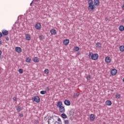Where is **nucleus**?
Listing matches in <instances>:
<instances>
[{
    "mask_svg": "<svg viewBox=\"0 0 124 124\" xmlns=\"http://www.w3.org/2000/svg\"><path fill=\"white\" fill-rule=\"evenodd\" d=\"M88 10L92 11V10H94V9H95V6H98V5H99V0H94V4L93 0H88Z\"/></svg>",
    "mask_w": 124,
    "mask_h": 124,
    "instance_id": "f257e3e1",
    "label": "nucleus"
},
{
    "mask_svg": "<svg viewBox=\"0 0 124 124\" xmlns=\"http://www.w3.org/2000/svg\"><path fill=\"white\" fill-rule=\"evenodd\" d=\"M89 59L93 60V61H96L98 59V54L97 53H93V52H89L88 54Z\"/></svg>",
    "mask_w": 124,
    "mask_h": 124,
    "instance_id": "f03ea898",
    "label": "nucleus"
},
{
    "mask_svg": "<svg viewBox=\"0 0 124 124\" xmlns=\"http://www.w3.org/2000/svg\"><path fill=\"white\" fill-rule=\"evenodd\" d=\"M33 101L36 102V103H39L40 102V98L38 96H35L33 97Z\"/></svg>",
    "mask_w": 124,
    "mask_h": 124,
    "instance_id": "7ed1b4c3",
    "label": "nucleus"
},
{
    "mask_svg": "<svg viewBox=\"0 0 124 124\" xmlns=\"http://www.w3.org/2000/svg\"><path fill=\"white\" fill-rule=\"evenodd\" d=\"M117 73L118 71H117V69H113L110 71V74H111L112 76H115Z\"/></svg>",
    "mask_w": 124,
    "mask_h": 124,
    "instance_id": "20e7f679",
    "label": "nucleus"
},
{
    "mask_svg": "<svg viewBox=\"0 0 124 124\" xmlns=\"http://www.w3.org/2000/svg\"><path fill=\"white\" fill-rule=\"evenodd\" d=\"M35 28L36 30H41V24L40 23H37L35 25Z\"/></svg>",
    "mask_w": 124,
    "mask_h": 124,
    "instance_id": "39448f33",
    "label": "nucleus"
},
{
    "mask_svg": "<svg viewBox=\"0 0 124 124\" xmlns=\"http://www.w3.org/2000/svg\"><path fill=\"white\" fill-rule=\"evenodd\" d=\"M25 37L26 39L27 40H28V41H30V40H31V35L29 34H26L25 35Z\"/></svg>",
    "mask_w": 124,
    "mask_h": 124,
    "instance_id": "423d86ee",
    "label": "nucleus"
},
{
    "mask_svg": "<svg viewBox=\"0 0 124 124\" xmlns=\"http://www.w3.org/2000/svg\"><path fill=\"white\" fill-rule=\"evenodd\" d=\"M105 61L107 63H110L111 62V58L108 56L105 58Z\"/></svg>",
    "mask_w": 124,
    "mask_h": 124,
    "instance_id": "0eeeda50",
    "label": "nucleus"
},
{
    "mask_svg": "<svg viewBox=\"0 0 124 124\" xmlns=\"http://www.w3.org/2000/svg\"><path fill=\"white\" fill-rule=\"evenodd\" d=\"M50 32L52 35H55V34H57V31L54 29H51Z\"/></svg>",
    "mask_w": 124,
    "mask_h": 124,
    "instance_id": "6e6552de",
    "label": "nucleus"
},
{
    "mask_svg": "<svg viewBox=\"0 0 124 124\" xmlns=\"http://www.w3.org/2000/svg\"><path fill=\"white\" fill-rule=\"evenodd\" d=\"M59 111L60 113H64L65 112V108H64V107H61L59 108Z\"/></svg>",
    "mask_w": 124,
    "mask_h": 124,
    "instance_id": "1a4fd4ad",
    "label": "nucleus"
},
{
    "mask_svg": "<svg viewBox=\"0 0 124 124\" xmlns=\"http://www.w3.org/2000/svg\"><path fill=\"white\" fill-rule=\"evenodd\" d=\"M64 104H65V105H66V106H70L71 103H70V101L68 100H65L64 102Z\"/></svg>",
    "mask_w": 124,
    "mask_h": 124,
    "instance_id": "9d476101",
    "label": "nucleus"
},
{
    "mask_svg": "<svg viewBox=\"0 0 124 124\" xmlns=\"http://www.w3.org/2000/svg\"><path fill=\"white\" fill-rule=\"evenodd\" d=\"M57 120L58 121H54V124H62V120L59 118V117H57Z\"/></svg>",
    "mask_w": 124,
    "mask_h": 124,
    "instance_id": "9b49d317",
    "label": "nucleus"
},
{
    "mask_svg": "<svg viewBox=\"0 0 124 124\" xmlns=\"http://www.w3.org/2000/svg\"><path fill=\"white\" fill-rule=\"evenodd\" d=\"M16 51L17 53H21L22 52V48L19 46H17L16 47Z\"/></svg>",
    "mask_w": 124,
    "mask_h": 124,
    "instance_id": "f8f14e48",
    "label": "nucleus"
},
{
    "mask_svg": "<svg viewBox=\"0 0 124 124\" xmlns=\"http://www.w3.org/2000/svg\"><path fill=\"white\" fill-rule=\"evenodd\" d=\"M90 119L91 121L93 122L94 121V119H95V117L94 116V114H91L90 116Z\"/></svg>",
    "mask_w": 124,
    "mask_h": 124,
    "instance_id": "ddd939ff",
    "label": "nucleus"
},
{
    "mask_svg": "<svg viewBox=\"0 0 124 124\" xmlns=\"http://www.w3.org/2000/svg\"><path fill=\"white\" fill-rule=\"evenodd\" d=\"M62 101H59L57 102V106L58 108H60L62 107Z\"/></svg>",
    "mask_w": 124,
    "mask_h": 124,
    "instance_id": "4468645a",
    "label": "nucleus"
},
{
    "mask_svg": "<svg viewBox=\"0 0 124 124\" xmlns=\"http://www.w3.org/2000/svg\"><path fill=\"white\" fill-rule=\"evenodd\" d=\"M80 95V93L77 92L76 93H74L73 96V98H77Z\"/></svg>",
    "mask_w": 124,
    "mask_h": 124,
    "instance_id": "2eb2a0df",
    "label": "nucleus"
},
{
    "mask_svg": "<svg viewBox=\"0 0 124 124\" xmlns=\"http://www.w3.org/2000/svg\"><path fill=\"white\" fill-rule=\"evenodd\" d=\"M106 104L108 105V106H111V105H112V102L110 100H107L106 101Z\"/></svg>",
    "mask_w": 124,
    "mask_h": 124,
    "instance_id": "dca6fc26",
    "label": "nucleus"
},
{
    "mask_svg": "<svg viewBox=\"0 0 124 124\" xmlns=\"http://www.w3.org/2000/svg\"><path fill=\"white\" fill-rule=\"evenodd\" d=\"M63 43L64 45H68V43H69V40L65 39L63 40Z\"/></svg>",
    "mask_w": 124,
    "mask_h": 124,
    "instance_id": "f3484780",
    "label": "nucleus"
},
{
    "mask_svg": "<svg viewBox=\"0 0 124 124\" xmlns=\"http://www.w3.org/2000/svg\"><path fill=\"white\" fill-rule=\"evenodd\" d=\"M2 33L3 35H7L9 33V32L6 30H3L2 31Z\"/></svg>",
    "mask_w": 124,
    "mask_h": 124,
    "instance_id": "a211bd4d",
    "label": "nucleus"
},
{
    "mask_svg": "<svg viewBox=\"0 0 124 124\" xmlns=\"http://www.w3.org/2000/svg\"><path fill=\"white\" fill-rule=\"evenodd\" d=\"M16 111L17 112H21V111H22V108H21V106H17L16 107Z\"/></svg>",
    "mask_w": 124,
    "mask_h": 124,
    "instance_id": "6ab92c4d",
    "label": "nucleus"
},
{
    "mask_svg": "<svg viewBox=\"0 0 124 124\" xmlns=\"http://www.w3.org/2000/svg\"><path fill=\"white\" fill-rule=\"evenodd\" d=\"M119 30L120 31H124V27L123 25H120L119 27Z\"/></svg>",
    "mask_w": 124,
    "mask_h": 124,
    "instance_id": "aec40b11",
    "label": "nucleus"
},
{
    "mask_svg": "<svg viewBox=\"0 0 124 124\" xmlns=\"http://www.w3.org/2000/svg\"><path fill=\"white\" fill-rule=\"evenodd\" d=\"M102 45L100 43L98 42L96 44V47L97 48H101Z\"/></svg>",
    "mask_w": 124,
    "mask_h": 124,
    "instance_id": "412c9836",
    "label": "nucleus"
},
{
    "mask_svg": "<svg viewBox=\"0 0 124 124\" xmlns=\"http://www.w3.org/2000/svg\"><path fill=\"white\" fill-rule=\"evenodd\" d=\"M33 61L34 62H39V60H38V58L37 57H35L34 58H33Z\"/></svg>",
    "mask_w": 124,
    "mask_h": 124,
    "instance_id": "4be33fe9",
    "label": "nucleus"
},
{
    "mask_svg": "<svg viewBox=\"0 0 124 124\" xmlns=\"http://www.w3.org/2000/svg\"><path fill=\"white\" fill-rule=\"evenodd\" d=\"M61 117L62 119H66L67 118V116L65 113H63L61 114Z\"/></svg>",
    "mask_w": 124,
    "mask_h": 124,
    "instance_id": "5701e85b",
    "label": "nucleus"
},
{
    "mask_svg": "<svg viewBox=\"0 0 124 124\" xmlns=\"http://www.w3.org/2000/svg\"><path fill=\"white\" fill-rule=\"evenodd\" d=\"M119 49H120V52H124V46H121L119 47Z\"/></svg>",
    "mask_w": 124,
    "mask_h": 124,
    "instance_id": "b1692460",
    "label": "nucleus"
},
{
    "mask_svg": "<svg viewBox=\"0 0 124 124\" xmlns=\"http://www.w3.org/2000/svg\"><path fill=\"white\" fill-rule=\"evenodd\" d=\"M39 38L40 40H43L45 39V37H44V36H43V35H41L39 36Z\"/></svg>",
    "mask_w": 124,
    "mask_h": 124,
    "instance_id": "393cba45",
    "label": "nucleus"
},
{
    "mask_svg": "<svg viewBox=\"0 0 124 124\" xmlns=\"http://www.w3.org/2000/svg\"><path fill=\"white\" fill-rule=\"evenodd\" d=\"M26 62H31V59L30 58V57H28L26 59Z\"/></svg>",
    "mask_w": 124,
    "mask_h": 124,
    "instance_id": "a878e982",
    "label": "nucleus"
},
{
    "mask_svg": "<svg viewBox=\"0 0 124 124\" xmlns=\"http://www.w3.org/2000/svg\"><path fill=\"white\" fill-rule=\"evenodd\" d=\"M79 50H80V48H79V47L75 46L74 47V51H76L77 52H78V51H79Z\"/></svg>",
    "mask_w": 124,
    "mask_h": 124,
    "instance_id": "bb28decb",
    "label": "nucleus"
},
{
    "mask_svg": "<svg viewBox=\"0 0 124 124\" xmlns=\"http://www.w3.org/2000/svg\"><path fill=\"white\" fill-rule=\"evenodd\" d=\"M41 94H45L46 93H47V91H41L40 92Z\"/></svg>",
    "mask_w": 124,
    "mask_h": 124,
    "instance_id": "cd10ccee",
    "label": "nucleus"
},
{
    "mask_svg": "<svg viewBox=\"0 0 124 124\" xmlns=\"http://www.w3.org/2000/svg\"><path fill=\"white\" fill-rule=\"evenodd\" d=\"M44 72H45V74H49V69H46L44 71Z\"/></svg>",
    "mask_w": 124,
    "mask_h": 124,
    "instance_id": "c85d7f7f",
    "label": "nucleus"
},
{
    "mask_svg": "<svg viewBox=\"0 0 124 124\" xmlns=\"http://www.w3.org/2000/svg\"><path fill=\"white\" fill-rule=\"evenodd\" d=\"M48 124H55V121H54V119L52 122H51L50 120L48 121Z\"/></svg>",
    "mask_w": 124,
    "mask_h": 124,
    "instance_id": "c756f323",
    "label": "nucleus"
},
{
    "mask_svg": "<svg viewBox=\"0 0 124 124\" xmlns=\"http://www.w3.org/2000/svg\"><path fill=\"white\" fill-rule=\"evenodd\" d=\"M87 80H90L92 79V77H91V75L87 76L86 77Z\"/></svg>",
    "mask_w": 124,
    "mask_h": 124,
    "instance_id": "7c9ffc66",
    "label": "nucleus"
},
{
    "mask_svg": "<svg viewBox=\"0 0 124 124\" xmlns=\"http://www.w3.org/2000/svg\"><path fill=\"white\" fill-rule=\"evenodd\" d=\"M115 97L116 98H120V97H121V94H119V93H117L115 95Z\"/></svg>",
    "mask_w": 124,
    "mask_h": 124,
    "instance_id": "2f4dec72",
    "label": "nucleus"
},
{
    "mask_svg": "<svg viewBox=\"0 0 124 124\" xmlns=\"http://www.w3.org/2000/svg\"><path fill=\"white\" fill-rule=\"evenodd\" d=\"M18 72L20 74H22L23 73V69H19Z\"/></svg>",
    "mask_w": 124,
    "mask_h": 124,
    "instance_id": "473e14b6",
    "label": "nucleus"
},
{
    "mask_svg": "<svg viewBox=\"0 0 124 124\" xmlns=\"http://www.w3.org/2000/svg\"><path fill=\"white\" fill-rule=\"evenodd\" d=\"M64 123L65 124H69V121H68V120H64Z\"/></svg>",
    "mask_w": 124,
    "mask_h": 124,
    "instance_id": "72a5a7b5",
    "label": "nucleus"
},
{
    "mask_svg": "<svg viewBox=\"0 0 124 124\" xmlns=\"http://www.w3.org/2000/svg\"><path fill=\"white\" fill-rule=\"evenodd\" d=\"M35 124H39V122L38 121V120H35L34 122Z\"/></svg>",
    "mask_w": 124,
    "mask_h": 124,
    "instance_id": "f704fd0d",
    "label": "nucleus"
},
{
    "mask_svg": "<svg viewBox=\"0 0 124 124\" xmlns=\"http://www.w3.org/2000/svg\"><path fill=\"white\" fill-rule=\"evenodd\" d=\"M46 90L47 92H49V91H50V88H49V87H46Z\"/></svg>",
    "mask_w": 124,
    "mask_h": 124,
    "instance_id": "c9c22d12",
    "label": "nucleus"
},
{
    "mask_svg": "<svg viewBox=\"0 0 124 124\" xmlns=\"http://www.w3.org/2000/svg\"><path fill=\"white\" fill-rule=\"evenodd\" d=\"M13 99L14 101H17V98L16 97H14L13 98Z\"/></svg>",
    "mask_w": 124,
    "mask_h": 124,
    "instance_id": "e433bc0d",
    "label": "nucleus"
},
{
    "mask_svg": "<svg viewBox=\"0 0 124 124\" xmlns=\"http://www.w3.org/2000/svg\"><path fill=\"white\" fill-rule=\"evenodd\" d=\"M19 116L20 118H23V117H24V114H23L22 113H20Z\"/></svg>",
    "mask_w": 124,
    "mask_h": 124,
    "instance_id": "4c0bfd02",
    "label": "nucleus"
},
{
    "mask_svg": "<svg viewBox=\"0 0 124 124\" xmlns=\"http://www.w3.org/2000/svg\"><path fill=\"white\" fill-rule=\"evenodd\" d=\"M46 5H49V0H47L46 1Z\"/></svg>",
    "mask_w": 124,
    "mask_h": 124,
    "instance_id": "58836bf2",
    "label": "nucleus"
},
{
    "mask_svg": "<svg viewBox=\"0 0 124 124\" xmlns=\"http://www.w3.org/2000/svg\"><path fill=\"white\" fill-rule=\"evenodd\" d=\"M6 40H7V41H9V38H8V37L5 38Z\"/></svg>",
    "mask_w": 124,
    "mask_h": 124,
    "instance_id": "ea45409f",
    "label": "nucleus"
},
{
    "mask_svg": "<svg viewBox=\"0 0 124 124\" xmlns=\"http://www.w3.org/2000/svg\"><path fill=\"white\" fill-rule=\"evenodd\" d=\"M2 36V34L1 33V32H0V38H1Z\"/></svg>",
    "mask_w": 124,
    "mask_h": 124,
    "instance_id": "a19ab883",
    "label": "nucleus"
},
{
    "mask_svg": "<svg viewBox=\"0 0 124 124\" xmlns=\"http://www.w3.org/2000/svg\"><path fill=\"white\" fill-rule=\"evenodd\" d=\"M2 54V52L1 51V50H0V56H1Z\"/></svg>",
    "mask_w": 124,
    "mask_h": 124,
    "instance_id": "79ce46f5",
    "label": "nucleus"
},
{
    "mask_svg": "<svg viewBox=\"0 0 124 124\" xmlns=\"http://www.w3.org/2000/svg\"><path fill=\"white\" fill-rule=\"evenodd\" d=\"M2 44V41H0V45Z\"/></svg>",
    "mask_w": 124,
    "mask_h": 124,
    "instance_id": "37998d69",
    "label": "nucleus"
},
{
    "mask_svg": "<svg viewBox=\"0 0 124 124\" xmlns=\"http://www.w3.org/2000/svg\"><path fill=\"white\" fill-rule=\"evenodd\" d=\"M122 9L123 10H124V4L122 6Z\"/></svg>",
    "mask_w": 124,
    "mask_h": 124,
    "instance_id": "c03bdc74",
    "label": "nucleus"
},
{
    "mask_svg": "<svg viewBox=\"0 0 124 124\" xmlns=\"http://www.w3.org/2000/svg\"><path fill=\"white\" fill-rule=\"evenodd\" d=\"M33 2V0H32V1H31V2L30 3V5H31V4H32V3Z\"/></svg>",
    "mask_w": 124,
    "mask_h": 124,
    "instance_id": "a18cd8bd",
    "label": "nucleus"
},
{
    "mask_svg": "<svg viewBox=\"0 0 124 124\" xmlns=\"http://www.w3.org/2000/svg\"><path fill=\"white\" fill-rule=\"evenodd\" d=\"M105 20H106V21H108V18H105Z\"/></svg>",
    "mask_w": 124,
    "mask_h": 124,
    "instance_id": "49530a36",
    "label": "nucleus"
},
{
    "mask_svg": "<svg viewBox=\"0 0 124 124\" xmlns=\"http://www.w3.org/2000/svg\"><path fill=\"white\" fill-rule=\"evenodd\" d=\"M49 120L51 121V120H52V118H49Z\"/></svg>",
    "mask_w": 124,
    "mask_h": 124,
    "instance_id": "de8ad7c7",
    "label": "nucleus"
},
{
    "mask_svg": "<svg viewBox=\"0 0 124 124\" xmlns=\"http://www.w3.org/2000/svg\"><path fill=\"white\" fill-rule=\"evenodd\" d=\"M1 70V68L0 67V71Z\"/></svg>",
    "mask_w": 124,
    "mask_h": 124,
    "instance_id": "09e8293b",
    "label": "nucleus"
},
{
    "mask_svg": "<svg viewBox=\"0 0 124 124\" xmlns=\"http://www.w3.org/2000/svg\"><path fill=\"white\" fill-rule=\"evenodd\" d=\"M111 92H114V90H111Z\"/></svg>",
    "mask_w": 124,
    "mask_h": 124,
    "instance_id": "8fccbe9b",
    "label": "nucleus"
}]
</instances>
